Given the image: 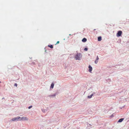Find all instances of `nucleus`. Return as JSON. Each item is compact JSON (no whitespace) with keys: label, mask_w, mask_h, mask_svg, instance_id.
I'll return each instance as SVG.
<instances>
[{"label":"nucleus","mask_w":129,"mask_h":129,"mask_svg":"<svg viewBox=\"0 0 129 129\" xmlns=\"http://www.w3.org/2000/svg\"><path fill=\"white\" fill-rule=\"evenodd\" d=\"M82 55L80 53H77L76 55L75 58L76 60H80V58L82 57Z\"/></svg>","instance_id":"1"},{"label":"nucleus","mask_w":129,"mask_h":129,"mask_svg":"<svg viewBox=\"0 0 129 129\" xmlns=\"http://www.w3.org/2000/svg\"><path fill=\"white\" fill-rule=\"evenodd\" d=\"M21 118L20 117H15L13 118L12 119V120L13 121H15L16 120H18L19 119H20Z\"/></svg>","instance_id":"2"},{"label":"nucleus","mask_w":129,"mask_h":129,"mask_svg":"<svg viewBox=\"0 0 129 129\" xmlns=\"http://www.w3.org/2000/svg\"><path fill=\"white\" fill-rule=\"evenodd\" d=\"M122 33V31L120 30L118 31V33L117 34V37H119L121 36Z\"/></svg>","instance_id":"3"},{"label":"nucleus","mask_w":129,"mask_h":129,"mask_svg":"<svg viewBox=\"0 0 129 129\" xmlns=\"http://www.w3.org/2000/svg\"><path fill=\"white\" fill-rule=\"evenodd\" d=\"M28 120V118L26 117H23L21 118V120Z\"/></svg>","instance_id":"4"},{"label":"nucleus","mask_w":129,"mask_h":129,"mask_svg":"<svg viewBox=\"0 0 129 129\" xmlns=\"http://www.w3.org/2000/svg\"><path fill=\"white\" fill-rule=\"evenodd\" d=\"M88 68H89V72H91L92 70V68L90 65H89L88 67Z\"/></svg>","instance_id":"5"},{"label":"nucleus","mask_w":129,"mask_h":129,"mask_svg":"<svg viewBox=\"0 0 129 129\" xmlns=\"http://www.w3.org/2000/svg\"><path fill=\"white\" fill-rule=\"evenodd\" d=\"M87 41V39L85 38H84L82 40V41L83 42H86Z\"/></svg>","instance_id":"6"},{"label":"nucleus","mask_w":129,"mask_h":129,"mask_svg":"<svg viewBox=\"0 0 129 129\" xmlns=\"http://www.w3.org/2000/svg\"><path fill=\"white\" fill-rule=\"evenodd\" d=\"M124 119V118H121L118 121V122H121Z\"/></svg>","instance_id":"7"},{"label":"nucleus","mask_w":129,"mask_h":129,"mask_svg":"<svg viewBox=\"0 0 129 129\" xmlns=\"http://www.w3.org/2000/svg\"><path fill=\"white\" fill-rule=\"evenodd\" d=\"M102 40V38L101 37H99L98 38V41H100Z\"/></svg>","instance_id":"8"},{"label":"nucleus","mask_w":129,"mask_h":129,"mask_svg":"<svg viewBox=\"0 0 129 129\" xmlns=\"http://www.w3.org/2000/svg\"><path fill=\"white\" fill-rule=\"evenodd\" d=\"M54 83H52L51 85V87L52 88H53L54 86Z\"/></svg>","instance_id":"9"},{"label":"nucleus","mask_w":129,"mask_h":129,"mask_svg":"<svg viewBox=\"0 0 129 129\" xmlns=\"http://www.w3.org/2000/svg\"><path fill=\"white\" fill-rule=\"evenodd\" d=\"M48 47H50V48H53V47L52 45H48Z\"/></svg>","instance_id":"10"},{"label":"nucleus","mask_w":129,"mask_h":129,"mask_svg":"<svg viewBox=\"0 0 129 129\" xmlns=\"http://www.w3.org/2000/svg\"><path fill=\"white\" fill-rule=\"evenodd\" d=\"M93 95V94H92L91 95H90V96H88V98H90L92 97Z\"/></svg>","instance_id":"11"},{"label":"nucleus","mask_w":129,"mask_h":129,"mask_svg":"<svg viewBox=\"0 0 129 129\" xmlns=\"http://www.w3.org/2000/svg\"><path fill=\"white\" fill-rule=\"evenodd\" d=\"M50 97H55V94H54L53 95H51L50 96Z\"/></svg>","instance_id":"12"},{"label":"nucleus","mask_w":129,"mask_h":129,"mask_svg":"<svg viewBox=\"0 0 129 129\" xmlns=\"http://www.w3.org/2000/svg\"><path fill=\"white\" fill-rule=\"evenodd\" d=\"M98 62V60H97V59H96L95 61V63L96 64H97Z\"/></svg>","instance_id":"13"},{"label":"nucleus","mask_w":129,"mask_h":129,"mask_svg":"<svg viewBox=\"0 0 129 129\" xmlns=\"http://www.w3.org/2000/svg\"><path fill=\"white\" fill-rule=\"evenodd\" d=\"M84 50L85 51H87L88 50V48H85Z\"/></svg>","instance_id":"14"},{"label":"nucleus","mask_w":129,"mask_h":129,"mask_svg":"<svg viewBox=\"0 0 129 129\" xmlns=\"http://www.w3.org/2000/svg\"><path fill=\"white\" fill-rule=\"evenodd\" d=\"M99 59V58L98 57V56H97L96 57V59H97V60H98Z\"/></svg>","instance_id":"15"},{"label":"nucleus","mask_w":129,"mask_h":129,"mask_svg":"<svg viewBox=\"0 0 129 129\" xmlns=\"http://www.w3.org/2000/svg\"><path fill=\"white\" fill-rule=\"evenodd\" d=\"M32 107V106H30L28 107V109H30V108H31Z\"/></svg>","instance_id":"16"},{"label":"nucleus","mask_w":129,"mask_h":129,"mask_svg":"<svg viewBox=\"0 0 129 129\" xmlns=\"http://www.w3.org/2000/svg\"><path fill=\"white\" fill-rule=\"evenodd\" d=\"M59 41H57V43H56L55 44H58L59 43Z\"/></svg>","instance_id":"17"},{"label":"nucleus","mask_w":129,"mask_h":129,"mask_svg":"<svg viewBox=\"0 0 129 129\" xmlns=\"http://www.w3.org/2000/svg\"><path fill=\"white\" fill-rule=\"evenodd\" d=\"M14 86H17V84L16 83H15V85H14Z\"/></svg>","instance_id":"18"},{"label":"nucleus","mask_w":129,"mask_h":129,"mask_svg":"<svg viewBox=\"0 0 129 129\" xmlns=\"http://www.w3.org/2000/svg\"><path fill=\"white\" fill-rule=\"evenodd\" d=\"M95 30V29H94V30Z\"/></svg>","instance_id":"19"}]
</instances>
